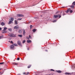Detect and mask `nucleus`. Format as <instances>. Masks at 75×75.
Returning <instances> with one entry per match:
<instances>
[{
	"instance_id": "34",
	"label": "nucleus",
	"mask_w": 75,
	"mask_h": 75,
	"mask_svg": "<svg viewBox=\"0 0 75 75\" xmlns=\"http://www.w3.org/2000/svg\"><path fill=\"white\" fill-rule=\"evenodd\" d=\"M26 38L27 39H28V40H29V38H28V37H26Z\"/></svg>"
},
{
	"instance_id": "25",
	"label": "nucleus",
	"mask_w": 75,
	"mask_h": 75,
	"mask_svg": "<svg viewBox=\"0 0 75 75\" xmlns=\"http://www.w3.org/2000/svg\"><path fill=\"white\" fill-rule=\"evenodd\" d=\"M4 64V62H3L2 63H0V65H2V64Z\"/></svg>"
},
{
	"instance_id": "26",
	"label": "nucleus",
	"mask_w": 75,
	"mask_h": 75,
	"mask_svg": "<svg viewBox=\"0 0 75 75\" xmlns=\"http://www.w3.org/2000/svg\"><path fill=\"white\" fill-rule=\"evenodd\" d=\"M30 29H31V28H32V27H33V25H31L30 26Z\"/></svg>"
},
{
	"instance_id": "32",
	"label": "nucleus",
	"mask_w": 75,
	"mask_h": 75,
	"mask_svg": "<svg viewBox=\"0 0 75 75\" xmlns=\"http://www.w3.org/2000/svg\"><path fill=\"white\" fill-rule=\"evenodd\" d=\"M50 71H54V70H53V69H50Z\"/></svg>"
},
{
	"instance_id": "19",
	"label": "nucleus",
	"mask_w": 75,
	"mask_h": 75,
	"mask_svg": "<svg viewBox=\"0 0 75 75\" xmlns=\"http://www.w3.org/2000/svg\"><path fill=\"white\" fill-rule=\"evenodd\" d=\"M58 16H59V18H60L61 17V15H60L59 14L58 15Z\"/></svg>"
},
{
	"instance_id": "18",
	"label": "nucleus",
	"mask_w": 75,
	"mask_h": 75,
	"mask_svg": "<svg viewBox=\"0 0 75 75\" xmlns=\"http://www.w3.org/2000/svg\"><path fill=\"white\" fill-rule=\"evenodd\" d=\"M65 75H69L70 74H69V73L66 72L65 73Z\"/></svg>"
},
{
	"instance_id": "1",
	"label": "nucleus",
	"mask_w": 75,
	"mask_h": 75,
	"mask_svg": "<svg viewBox=\"0 0 75 75\" xmlns=\"http://www.w3.org/2000/svg\"><path fill=\"white\" fill-rule=\"evenodd\" d=\"M8 35L11 37H16V36L15 35H14V34L11 33L9 34Z\"/></svg>"
},
{
	"instance_id": "23",
	"label": "nucleus",
	"mask_w": 75,
	"mask_h": 75,
	"mask_svg": "<svg viewBox=\"0 0 75 75\" xmlns=\"http://www.w3.org/2000/svg\"><path fill=\"white\" fill-rule=\"evenodd\" d=\"M72 5L75 6V1H74Z\"/></svg>"
},
{
	"instance_id": "22",
	"label": "nucleus",
	"mask_w": 75,
	"mask_h": 75,
	"mask_svg": "<svg viewBox=\"0 0 75 75\" xmlns=\"http://www.w3.org/2000/svg\"><path fill=\"white\" fill-rule=\"evenodd\" d=\"M22 42L23 44L25 43V40H23Z\"/></svg>"
},
{
	"instance_id": "7",
	"label": "nucleus",
	"mask_w": 75,
	"mask_h": 75,
	"mask_svg": "<svg viewBox=\"0 0 75 75\" xmlns=\"http://www.w3.org/2000/svg\"><path fill=\"white\" fill-rule=\"evenodd\" d=\"M56 72L58 73H61L62 71L60 70H57Z\"/></svg>"
},
{
	"instance_id": "40",
	"label": "nucleus",
	"mask_w": 75,
	"mask_h": 75,
	"mask_svg": "<svg viewBox=\"0 0 75 75\" xmlns=\"http://www.w3.org/2000/svg\"><path fill=\"white\" fill-rule=\"evenodd\" d=\"M11 43H12V44H13V41H11Z\"/></svg>"
},
{
	"instance_id": "45",
	"label": "nucleus",
	"mask_w": 75,
	"mask_h": 75,
	"mask_svg": "<svg viewBox=\"0 0 75 75\" xmlns=\"http://www.w3.org/2000/svg\"><path fill=\"white\" fill-rule=\"evenodd\" d=\"M0 30H1V28H0Z\"/></svg>"
},
{
	"instance_id": "42",
	"label": "nucleus",
	"mask_w": 75,
	"mask_h": 75,
	"mask_svg": "<svg viewBox=\"0 0 75 75\" xmlns=\"http://www.w3.org/2000/svg\"><path fill=\"white\" fill-rule=\"evenodd\" d=\"M2 74H2V73H0V75H2Z\"/></svg>"
},
{
	"instance_id": "8",
	"label": "nucleus",
	"mask_w": 75,
	"mask_h": 75,
	"mask_svg": "<svg viewBox=\"0 0 75 75\" xmlns=\"http://www.w3.org/2000/svg\"><path fill=\"white\" fill-rule=\"evenodd\" d=\"M27 41L28 43H30V42H31V41L30 40H27Z\"/></svg>"
},
{
	"instance_id": "16",
	"label": "nucleus",
	"mask_w": 75,
	"mask_h": 75,
	"mask_svg": "<svg viewBox=\"0 0 75 75\" xmlns=\"http://www.w3.org/2000/svg\"><path fill=\"white\" fill-rule=\"evenodd\" d=\"M1 25H4V22H2L1 23Z\"/></svg>"
},
{
	"instance_id": "9",
	"label": "nucleus",
	"mask_w": 75,
	"mask_h": 75,
	"mask_svg": "<svg viewBox=\"0 0 75 75\" xmlns=\"http://www.w3.org/2000/svg\"><path fill=\"white\" fill-rule=\"evenodd\" d=\"M58 17V15H54V18H57Z\"/></svg>"
},
{
	"instance_id": "6",
	"label": "nucleus",
	"mask_w": 75,
	"mask_h": 75,
	"mask_svg": "<svg viewBox=\"0 0 75 75\" xmlns=\"http://www.w3.org/2000/svg\"><path fill=\"white\" fill-rule=\"evenodd\" d=\"M18 27H19V26H18V25H17L15 26L14 27V29H16V28H18Z\"/></svg>"
},
{
	"instance_id": "43",
	"label": "nucleus",
	"mask_w": 75,
	"mask_h": 75,
	"mask_svg": "<svg viewBox=\"0 0 75 75\" xmlns=\"http://www.w3.org/2000/svg\"><path fill=\"white\" fill-rule=\"evenodd\" d=\"M27 74L28 75V74H29V72H28L27 73Z\"/></svg>"
},
{
	"instance_id": "24",
	"label": "nucleus",
	"mask_w": 75,
	"mask_h": 75,
	"mask_svg": "<svg viewBox=\"0 0 75 75\" xmlns=\"http://www.w3.org/2000/svg\"><path fill=\"white\" fill-rule=\"evenodd\" d=\"M31 65H29L28 67V68H30V67H31Z\"/></svg>"
},
{
	"instance_id": "41",
	"label": "nucleus",
	"mask_w": 75,
	"mask_h": 75,
	"mask_svg": "<svg viewBox=\"0 0 75 75\" xmlns=\"http://www.w3.org/2000/svg\"><path fill=\"white\" fill-rule=\"evenodd\" d=\"M17 75H21V74H17Z\"/></svg>"
},
{
	"instance_id": "15",
	"label": "nucleus",
	"mask_w": 75,
	"mask_h": 75,
	"mask_svg": "<svg viewBox=\"0 0 75 75\" xmlns=\"http://www.w3.org/2000/svg\"><path fill=\"white\" fill-rule=\"evenodd\" d=\"M18 37H23V35H18Z\"/></svg>"
},
{
	"instance_id": "20",
	"label": "nucleus",
	"mask_w": 75,
	"mask_h": 75,
	"mask_svg": "<svg viewBox=\"0 0 75 75\" xmlns=\"http://www.w3.org/2000/svg\"><path fill=\"white\" fill-rule=\"evenodd\" d=\"M33 31L35 32V31H36V30H35V29H34L33 30Z\"/></svg>"
},
{
	"instance_id": "28",
	"label": "nucleus",
	"mask_w": 75,
	"mask_h": 75,
	"mask_svg": "<svg viewBox=\"0 0 75 75\" xmlns=\"http://www.w3.org/2000/svg\"><path fill=\"white\" fill-rule=\"evenodd\" d=\"M21 19H22V18H18V20H19V21H20V20H21Z\"/></svg>"
},
{
	"instance_id": "2",
	"label": "nucleus",
	"mask_w": 75,
	"mask_h": 75,
	"mask_svg": "<svg viewBox=\"0 0 75 75\" xmlns=\"http://www.w3.org/2000/svg\"><path fill=\"white\" fill-rule=\"evenodd\" d=\"M70 12V13H72L73 11L72 10L70 9V8H69L67 10V11H66V13H68V12Z\"/></svg>"
},
{
	"instance_id": "11",
	"label": "nucleus",
	"mask_w": 75,
	"mask_h": 75,
	"mask_svg": "<svg viewBox=\"0 0 75 75\" xmlns=\"http://www.w3.org/2000/svg\"><path fill=\"white\" fill-rule=\"evenodd\" d=\"M14 19L13 18H10V20L12 21H13L14 20Z\"/></svg>"
},
{
	"instance_id": "48",
	"label": "nucleus",
	"mask_w": 75,
	"mask_h": 75,
	"mask_svg": "<svg viewBox=\"0 0 75 75\" xmlns=\"http://www.w3.org/2000/svg\"><path fill=\"white\" fill-rule=\"evenodd\" d=\"M45 51H47V50H46Z\"/></svg>"
},
{
	"instance_id": "38",
	"label": "nucleus",
	"mask_w": 75,
	"mask_h": 75,
	"mask_svg": "<svg viewBox=\"0 0 75 75\" xmlns=\"http://www.w3.org/2000/svg\"><path fill=\"white\" fill-rule=\"evenodd\" d=\"M2 37L1 36H0V39H1Z\"/></svg>"
},
{
	"instance_id": "31",
	"label": "nucleus",
	"mask_w": 75,
	"mask_h": 75,
	"mask_svg": "<svg viewBox=\"0 0 75 75\" xmlns=\"http://www.w3.org/2000/svg\"><path fill=\"white\" fill-rule=\"evenodd\" d=\"M17 59L18 61V60H20V58L18 57Z\"/></svg>"
},
{
	"instance_id": "10",
	"label": "nucleus",
	"mask_w": 75,
	"mask_h": 75,
	"mask_svg": "<svg viewBox=\"0 0 75 75\" xmlns=\"http://www.w3.org/2000/svg\"><path fill=\"white\" fill-rule=\"evenodd\" d=\"M13 21H9L8 23V24H11V23H13Z\"/></svg>"
},
{
	"instance_id": "27",
	"label": "nucleus",
	"mask_w": 75,
	"mask_h": 75,
	"mask_svg": "<svg viewBox=\"0 0 75 75\" xmlns=\"http://www.w3.org/2000/svg\"><path fill=\"white\" fill-rule=\"evenodd\" d=\"M13 45L15 46H18L17 44H13Z\"/></svg>"
},
{
	"instance_id": "3",
	"label": "nucleus",
	"mask_w": 75,
	"mask_h": 75,
	"mask_svg": "<svg viewBox=\"0 0 75 75\" xmlns=\"http://www.w3.org/2000/svg\"><path fill=\"white\" fill-rule=\"evenodd\" d=\"M18 44L19 45V46H20V47H22V45H21V42H20V41H18Z\"/></svg>"
},
{
	"instance_id": "29",
	"label": "nucleus",
	"mask_w": 75,
	"mask_h": 75,
	"mask_svg": "<svg viewBox=\"0 0 75 75\" xmlns=\"http://www.w3.org/2000/svg\"><path fill=\"white\" fill-rule=\"evenodd\" d=\"M8 30H9V31H11V28L8 29Z\"/></svg>"
},
{
	"instance_id": "21",
	"label": "nucleus",
	"mask_w": 75,
	"mask_h": 75,
	"mask_svg": "<svg viewBox=\"0 0 75 75\" xmlns=\"http://www.w3.org/2000/svg\"><path fill=\"white\" fill-rule=\"evenodd\" d=\"M70 7H71V8H74V6L71 5V6H70Z\"/></svg>"
},
{
	"instance_id": "49",
	"label": "nucleus",
	"mask_w": 75,
	"mask_h": 75,
	"mask_svg": "<svg viewBox=\"0 0 75 75\" xmlns=\"http://www.w3.org/2000/svg\"><path fill=\"white\" fill-rule=\"evenodd\" d=\"M3 33H4V32H3Z\"/></svg>"
},
{
	"instance_id": "46",
	"label": "nucleus",
	"mask_w": 75,
	"mask_h": 75,
	"mask_svg": "<svg viewBox=\"0 0 75 75\" xmlns=\"http://www.w3.org/2000/svg\"><path fill=\"white\" fill-rule=\"evenodd\" d=\"M28 50H29V48H28Z\"/></svg>"
},
{
	"instance_id": "47",
	"label": "nucleus",
	"mask_w": 75,
	"mask_h": 75,
	"mask_svg": "<svg viewBox=\"0 0 75 75\" xmlns=\"http://www.w3.org/2000/svg\"><path fill=\"white\" fill-rule=\"evenodd\" d=\"M1 70V68H0V71Z\"/></svg>"
},
{
	"instance_id": "37",
	"label": "nucleus",
	"mask_w": 75,
	"mask_h": 75,
	"mask_svg": "<svg viewBox=\"0 0 75 75\" xmlns=\"http://www.w3.org/2000/svg\"><path fill=\"white\" fill-rule=\"evenodd\" d=\"M73 68H75V64L73 66Z\"/></svg>"
},
{
	"instance_id": "4",
	"label": "nucleus",
	"mask_w": 75,
	"mask_h": 75,
	"mask_svg": "<svg viewBox=\"0 0 75 75\" xmlns=\"http://www.w3.org/2000/svg\"><path fill=\"white\" fill-rule=\"evenodd\" d=\"M17 16L18 17H23V16H24L23 15H22L21 14H17Z\"/></svg>"
},
{
	"instance_id": "39",
	"label": "nucleus",
	"mask_w": 75,
	"mask_h": 75,
	"mask_svg": "<svg viewBox=\"0 0 75 75\" xmlns=\"http://www.w3.org/2000/svg\"><path fill=\"white\" fill-rule=\"evenodd\" d=\"M23 75L25 74V72H24L23 73Z\"/></svg>"
},
{
	"instance_id": "17",
	"label": "nucleus",
	"mask_w": 75,
	"mask_h": 75,
	"mask_svg": "<svg viewBox=\"0 0 75 75\" xmlns=\"http://www.w3.org/2000/svg\"><path fill=\"white\" fill-rule=\"evenodd\" d=\"M19 33H21V30H19L18 31Z\"/></svg>"
},
{
	"instance_id": "44",
	"label": "nucleus",
	"mask_w": 75,
	"mask_h": 75,
	"mask_svg": "<svg viewBox=\"0 0 75 75\" xmlns=\"http://www.w3.org/2000/svg\"><path fill=\"white\" fill-rule=\"evenodd\" d=\"M25 75H28V74H27V73H25Z\"/></svg>"
},
{
	"instance_id": "36",
	"label": "nucleus",
	"mask_w": 75,
	"mask_h": 75,
	"mask_svg": "<svg viewBox=\"0 0 75 75\" xmlns=\"http://www.w3.org/2000/svg\"><path fill=\"white\" fill-rule=\"evenodd\" d=\"M29 37L30 38H31V36L30 35H29Z\"/></svg>"
},
{
	"instance_id": "51",
	"label": "nucleus",
	"mask_w": 75,
	"mask_h": 75,
	"mask_svg": "<svg viewBox=\"0 0 75 75\" xmlns=\"http://www.w3.org/2000/svg\"><path fill=\"white\" fill-rule=\"evenodd\" d=\"M1 73V72H0V74Z\"/></svg>"
},
{
	"instance_id": "12",
	"label": "nucleus",
	"mask_w": 75,
	"mask_h": 75,
	"mask_svg": "<svg viewBox=\"0 0 75 75\" xmlns=\"http://www.w3.org/2000/svg\"><path fill=\"white\" fill-rule=\"evenodd\" d=\"M7 28L6 27H4L3 31H5V30H7Z\"/></svg>"
},
{
	"instance_id": "13",
	"label": "nucleus",
	"mask_w": 75,
	"mask_h": 75,
	"mask_svg": "<svg viewBox=\"0 0 75 75\" xmlns=\"http://www.w3.org/2000/svg\"><path fill=\"white\" fill-rule=\"evenodd\" d=\"M14 48V46L13 45H11V49H13Z\"/></svg>"
},
{
	"instance_id": "33",
	"label": "nucleus",
	"mask_w": 75,
	"mask_h": 75,
	"mask_svg": "<svg viewBox=\"0 0 75 75\" xmlns=\"http://www.w3.org/2000/svg\"><path fill=\"white\" fill-rule=\"evenodd\" d=\"M56 21H57V20H54L53 21V23H54V22H56Z\"/></svg>"
},
{
	"instance_id": "50",
	"label": "nucleus",
	"mask_w": 75,
	"mask_h": 75,
	"mask_svg": "<svg viewBox=\"0 0 75 75\" xmlns=\"http://www.w3.org/2000/svg\"><path fill=\"white\" fill-rule=\"evenodd\" d=\"M31 23V22H29V23Z\"/></svg>"
},
{
	"instance_id": "14",
	"label": "nucleus",
	"mask_w": 75,
	"mask_h": 75,
	"mask_svg": "<svg viewBox=\"0 0 75 75\" xmlns=\"http://www.w3.org/2000/svg\"><path fill=\"white\" fill-rule=\"evenodd\" d=\"M15 24H16V25H17V24H18V23H17V21L16 20L15 21Z\"/></svg>"
},
{
	"instance_id": "35",
	"label": "nucleus",
	"mask_w": 75,
	"mask_h": 75,
	"mask_svg": "<svg viewBox=\"0 0 75 75\" xmlns=\"http://www.w3.org/2000/svg\"><path fill=\"white\" fill-rule=\"evenodd\" d=\"M13 64H15V65H18V64L17 63H13Z\"/></svg>"
},
{
	"instance_id": "30",
	"label": "nucleus",
	"mask_w": 75,
	"mask_h": 75,
	"mask_svg": "<svg viewBox=\"0 0 75 75\" xmlns=\"http://www.w3.org/2000/svg\"><path fill=\"white\" fill-rule=\"evenodd\" d=\"M63 16H64V15H65V13H64V12H63Z\"/></svg>"
},
{
	"instance_id": "5",
	"label": "nucleus",
	"mask_w": 75,
	"mask_h": 75,
	"mask_svg": "<svg viewBox=\"0 0 75 75\" xmlns=\"http://www.w3.org/2000/svg\"><path fill=\"white\" fill-rule=\"evenodd\" d=\"M22 30L23 33V35L24 36L25 35V31L24 29H23Z\"/></svg>"
}]
</instances>
